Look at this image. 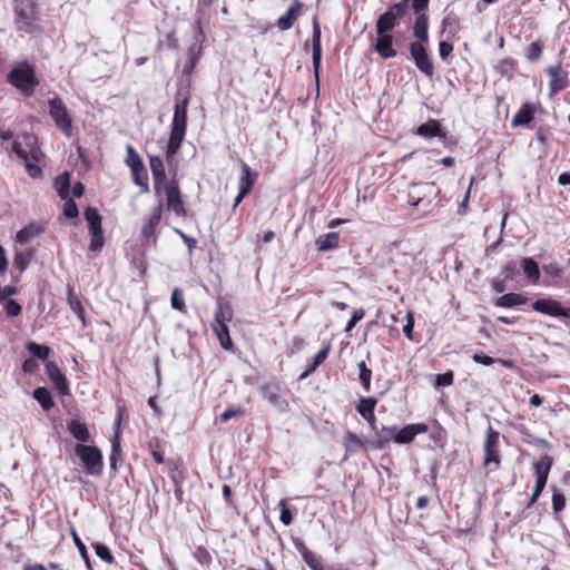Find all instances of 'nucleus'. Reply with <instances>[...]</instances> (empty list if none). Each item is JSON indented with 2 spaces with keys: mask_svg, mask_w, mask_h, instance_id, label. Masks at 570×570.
<instances>
[{
  "mask_svg": "<svg viewBox=\"0 0 570 570\" xmlns=\"http://www.w3.org/2000/svg\"><path fill=\"white\" fill-rule=\"evenodd\" d=\"M189 99L185 97L183 100L178 101L175 106L173 121H171V130L170 137L167 145V158L174 157L180 148V144L186 134L187 126V108H188Z\"/></svg>",
  "mask_w": 570,
  "mask_h": 570,
  "instance_id": "obj_1",
  "label": "nucleus"
},
{
  "mask_svg": "<svg viewBox=\"0 0 570 570\" xmlns=\"http://www.w3.org/2000/svg\"><path fill=\"white\" fill-rule=\"evenodd\" d=\"M233 318V309L227 302L218 299L217 307L215 311V322L213 324V331L215 332L222 347L224 350H232L233 342L229 336V330L227 323Z\"/></svg>",
  "mask_w": 570,
  "mask_h": 570,
  "instance_id": "obj_2",
  "label": "nucleus"
},
{
  "mask_svg": "<svg viewBox=\"0 0 570 570\" xmlns=\"http://www.w3.org/2000/svg\"><path fill=\"white\" fill-rule=\"evenodd\" d=\"M9 82L24 95H32L39 85L35 70L28 62L17 65L8 76Z\"/></svg>",
  "mask_w": 570,
  "mask_h": 570,
  "instance_id": "obj_3",
  "label": "nucleus"
},
{
  "mask_svg": "<svg viewBox=\"0 0 570 570\" xmlns=\"http://www.w3.org/2000/svg\"><path fill=\"white\" fill-rule=\"evenodd\" d=\"M49 115L55 121L58 129H60L65 136H72V120L68 112L67 106L58 96L48 100Z\"/></svg>",
  "mask_w": 570,
  "mask_h": 570,
  "instance_id": "obj_4",
  "label": "nucleus"
},
{
  "mask_svg": "<svg viewBox=\"0 0 570 570\" xmlns=\"http://www.w3.org/2000/svg\"><path fill=\"white\" fill-rule=\"evenodd\" d=\"M76 455L82 462L87 474H99L102 470V454L96 446L78 443L75 446Z\"/></svg>",
  "mask_w": 570,
  "mask_h": 570,
  "instance_id": "obj_5",
  "label": "nucleus"
},
{
  "mask_svg": "<svg viewBox=\"0 0 570 570\" xmlns=\"http://www.w3.org/2000/svg\"><path fill=\"white\" fill-rule=\"evenodd\" d=\"M407 11V0L394 3L387 11L382 13L376 21L377 35L389 33Z\"/></svg>",
  "mask_w": 570,
  "mask_h": 570,
  "instance_id": "obj_6",
  "label": "nucleus"
},
{
  "mask_svg": "<svg viewBox=\"0 0 570 570\" xmlns=\"http://www.w3.org/2000/svg\"><path fill=\"white\" fill-rule=\"evenodd\" d=\"M22 138L23 144L17 140L12 142V151L22 160L39 161L42 153L38 146L37 137L30 132H24Z\"/></svg>",
  "mask_w": 570,
  "mask_h": 570,
  "instance_id": "obj_7",
  "label": "nucleus"
},
{
  "mask_svg": "<svg viewBox=\"0 0 570 570\" xmlns=\"http://www.w3.org/2000/svg\"><path fill=\"white\" fill-rule=\"evenodd\" d=\"M483 465L494 464V469L500 468V433L489 426L485 433V439L483 443Z\"/></svg>",
  "mask_w": 570,
  "mask_h": 570,
  "instance_id": "obj_8",
  "label": "nucleus"
},
{
  "mask_svg": "<svg viewBox=\"0 0 570 570\" xmlns=\"http://www.w3.org/2000/svg\"><path fill=\"white\" fill-rule=\"evenodd\" d=\"M85 219L88 223L89 232L91 234V242L89 249L91 252L100 250L104 246V233L101 227V216L98 210L94 207H87L85 209Z\"/></svg>",
  "mask_w": 570,
  "mask_h": 570,
  "instance_id": "obj_9",
  "label": "nucleus"
},
{
  "mask_svg": "<svg viewBox=\"0 0 570 570\" xmlns=\"http://www.w3.org/2000/svg\"><path fill=\"white\" fill-rule=\"evenodd\" d=\"M16 24L21 31L31 32L35 27V6L30 0H18L14 4Z\"/></svg>",
  "mask_w": 570,
  "mask_h": 570,
  "instance_id": "obj_10",
  "label": "nucleus"
},
{
  "mask_svg": "<svg viewBox=\"0 0 570 570\" xmlns=\"http://www.w3.org/2000/svg\"><path fill=\"white\" fill-rule=\"evenodd\" d=\"M410 53L415 67L426 77L431 78L434 75V67L428 55L425 43L411 42Z\"/></svg>",
  "mask_w": 570,
  "mask_h": 570,
  "instance_id": "obj_11",
  "label": "nucleus"
},
{
  "mask_svg": "<svg viewBox=\"0 0 570 570\" xmlns=\"http://www.w3.org/2000/svg\"><path fill=\"white\" fill-rule=\"evenodd\" d=\"M532 308L535 312L556 317L568 320L570 318V309L564 308L560 302L551 298H539L533 302Z\"/></svg>",
  "mask_w": 570,
  "mask_h": 570,
  "instance_id": "obj_12",
  "label": "nucleus"
},
{
  "mask_svg": "<svg viewBox=\"0 0 570 570\" xmlns=\"http://www.w3.org/2000/svg\"><path fill=\"white\" fill-rule=\"evenodd\" d=\"M164 191L166 195L167 208L174 212L176 216L185 217L187 212L177 183L175 180H170L165 185Z\"/></svg>",
  "mask_w": 570,
  "mask_h": 570,
  "instance_id": "obj_13",
  "label": "nucleus"
},
{
  "mask_svg": "<svg viewBox=\"0 0 570 570\" xmlns=\"http://www.w3.org/2000/svg\"><path fill=\"white\" fill-rule=\"evenodd\" d=\"M259 392L264 400L279 412H284L288 409V402L282 397V390L278 384L272 382L265 383L259 387Z\"/></svg>",
  "mask_w": 570,
  "mask_h": 570,
  "instance_id": "obj_14",
  "label": "nucleus"
},
{
  "mask_svg": "<svg viewBox=\"0 0 570 570\" xmlns=\"http://www.w3.org/2000/svg\"><path fill=\"white\" fill-rule=\"evenodd\" d=\"M161 215H163V205L158 204L153 208L147 222L145 223V225L141 229L142 237L145 238V240L147 243H149V242L156 243L157 227L160 224Z\"/></svg>",
  "mask_w": 570,
  "mask_h": 570,
  "instance_id": "obj_15",
  "label": "nucleus"
},
{
  "mask_svg": "<svg viewBox=\"0 0 570 570\" xmlns=\"http://www.w3.org/2000/svg\"><path fill=\"white\" fill-rule=\"evenodd\" d=\"M546 71L551 78L549 83L550 96L556 95L567 87L568 72L562 70L560 63L547 67Z\"/></svg>",
  "mask_w": 570,
  "mask_h": 570,
  "instance_id": "obj_16",
  "label": "nucleus"
},
{
  "mask_svg": "<svg viewBox=\"0 0 570 570\" xmlns=\"http://www.w3.org/2000/svg\"><path fill=\"white\" fill-rule=\"evenodd\" d=\"M440 189L436 188L434 183L414 184L410 190V198L413 206H419L423 203L424 198L429 195L439 196Z\"/></svg>",
  "mask_w": 570,
  "mask_h": 570,
  "instance_id": "obj_17",
  "label": "nucleus"
},
{
  "mask_svg": "<svg viewBox=\"0 0 570 570\" xmlns=\"http://www.w3.org/2000/svg\"><path fill=\"white\" fill-rule=\"evenodd\" d=\"M46 372L61 395L69 394V386L66 376L61 373L60 368L55 362H48L46 364Z\"/></svg>",
  "mask_w": 570,
  "mask_h": 570,
  "instance_id": "obj_18",
  "label": "nucleus"
},
{
  "mask_svg": "<svg viewBox=\"0 0 570 570\" xmlns=\"http://www.w3.org/2000/svg\"><path fill=\"white\" fill-rule=\"evenodd\" d=\"M303 3L299 0H293L286 13L281 16L276 22L279 30L285 31L293 27L302 12Z\"/></svg>",
  "mask_w": 570,
  "mask_h": 570,
  "instance_id": "obj_19",
  "label": "nucleus"
},
{
  "mask_svg": "<svg viewBox=\"0 0 570 570\" xmlns=\"http://www.w3.org/2000/svg\"><path fill=\"white\" fill-rule=\"evenodd\" d=\"M149 165L153 174L155 191L160 193V189L166 180L164 161L159 156H150Z\"/></svg>",
  "mask_w": 570,
  "mask_h": 570,
  "instance_id": "obj_20",
  "label": "nucleus"
},
{
  "mask_svg": "<svg viewBox=\"0 0 570 570\" xmlns=\"http://www.w3.org/2000/svg\"><path fill=\"white\" fill-rule=\"evenodd\" d=\"M425 424H409L393 435V440L400 444L410 443L416 434L426 432Z\"/></svg>",
  "mask_w": 570,
  "mask_h": 570,
  "instance_id": "obj_21",
  "label": "nucleus"
},
{
  "mask_svg": "<svg viewBox=\"0 0 570 570\" xmlns=\"http://www.w3.org/2000/svg\"><path fill=\"white\" fill-rule=\"evenodd\" d=\"M379 38L374 43V50L384 59L396 56V51L393 49V38L389 33L377 35Z\"/></svg>",
  "mask_w": 570,
  "mask_h": 570,
  "instance_id": "obj_22",
  "label": "nucleus"
},
{
  "mask_svg": "<svg viewBox=\"0 0 570 570\" xmlns=\"http://www.w3.org/2000/svg\"><path fill=\"white\" fill-rule=\"evenodd\" d=\"M376 405V401L372 397L364 399L362 397L360 400V403L356 406L357 412L360 415L366 420L370 424V426L375 430V415H374V407Z\"/></svg>",
  "mask_w": 570,
  "mask_h": 570,
  "instance_id": "obj_23",
  "label": "nucleus"
},
{
  "mask_svg": "<svg viewBox=\"0 0 570 570\" xmlns=\"http://www.w3.org/2000/svg\"><path fill=\"white\" fill-rule=\"evenodd\" d=\"M242 174L239 177L238 189L243 191V195H248L254 186L256 173L244 161L240 163Z\"/></svg>",
  "mask_w": 570,
  "mask_h": 570,
  "instance_id": "obj_24",
  "label": "nucleus"
},
{
  "mask_svg": "<svg viewBox=\"0 0 570 570\" xmlns=\"http://www.w3.org/2000/svg\"><path fill=\"white\" fill-rule=\"evenodd\" d=\"M429 21L425 13H419L413 27V35L416 38L414 42L428 43L429 41Z\"/></svg>",
  "mask_w": 570,
  "mask_h": 570,
  "instance_id": "obj_25",
  "label": "nucleus"
},
{
  "mask_svg": "<svg viewBox=\"0 0 570 570\" xmlns=\"http://www.w3.org/2000/svg\"><path fill=\"white\" fill-rule=\"evenodd\" d=\"M321 57H322V49H321V29L318 26V22L314 20L313 24V68L315 70V73H318V68L321 65Z\"/></svg>",
  "mask_w": 570,
  "mask_h": 570,
  "instance_id": "obj_26",
  "label": "nucleus"
},
{
  "mask_svg": "<svg viewBox=\"0 0 570 570\" xmlns=\"http://www.w3.org/2000/svg\"><path fill=\"white\" fill-rule=\"evenodd\" d=\"M416 134L424 138L444 137L445 136L440 124L434 119H430L429 121L419 126L416 129Z\"/></svg>",
  "mask_w": 570,
  "mask_h": 570,
  "instance_id": "obj_27",
  "label": "nucleus"
},
{
  "mask_svg": "<svg viewBox=\"0 0 570 570\" xmlns=\"http://www.w3.org/2000/svg\"><path fill=\"white\" fill-rule=\"evenodd\" d=\"M136 163L138 166L130 167L134 181L136 185H138L141 188V193H147L149 190V186L147 183V180H148L147 170L144 166L142 160L137 159Z\"/></svg>",
  "mask_w": 570,
  "mask_h": 570,
  "instance_id": "obj_28",
  "label": "nucleus"
},
{
  "mask_svg": "<svg viewBox=\"0 0 570 570\" xmlns=\"http://www.w3.org/2000/svg\"><path fill=\"white\" fill-rule=\"evenodd\" d=\"M68 430L70 434L79 442H87L90 439V433L87 425L80 421L72 420L68 424Z\"/></svg>",
  "mask_w": 570,
  "mask_h": 570,
  "instance_id": "obj_29",
  "label": "nucleus"
},
{
  "mask_svg": "<svg viewBox=\"0 0 570 570\" xmlns=\"http://www.w3.org/2000/svg\"><path fill=\"white\" fill-rule=\"evenodd\" d=\"M553 460L550 455L546 454L540 458L533 465L537 479L548 480Z\"/></svg>",
  "mask_w": 570,
  "mask_h": 570,
  "instance_id": "obj_30",
  "label": "nucleus"
},
{
  "mask_svg": "<svg viewBox=\"0 0 570 570\" xmlns=\"http://www.w3.org/2000/svg\"><path fill=\"white\" fill-rule=\"evenodd\" d=\"M527 302V297L517 293H508L497 298L495 305L501 307H513L522 305Z\"/></svg>",
  "mask_w": 570,
  "mask_h": 570,
  "instance_id": "obj_31",
  "label": "nucleus"
},
{
  "mask_svg": "<svg viewBox=\"0 0 570 570\" xmlns=\"http://www.w3.org/2000/svg\"><path fill=\"white\" fill-rule=\"evenodd\" d=\"M338 234L335 232L327 233L323 236H320L316 240L317 248L321 252L331 250L337 247L338 245Z\"/></svg>",
  "mask_w": 570,
  "mask_h": 570,
  "instance_id": "obj_32",
  "label": "nucleus"
},
{
  "mask_svg": "<svg viewBox=\"0 0 570 570\" xmlns=\"http://www.w3.org/2000/svg\"><path fill=\"white\" fill-rule=\"evenodd\" d=\"M42 233V228L38 224H30L17 233V242L20 244L28 243L31 238Z\"/></svg>",
  "mask_w": 570,
  "mask_h": 570,
  "instance_id": "obj_33",
  "label": "nucleus"
},
{
  "mask_svg": "<svg viewBox=\"0 0 570 570\" xmlns=\"http://www.w3.org/2000/svg\"><path fill=\"white\" fill-rule=\"evenodd\" d=\"M33 397L45 411H49L55 405L51 394L47 387H37L33 391Z\"/></svg>",
  "mask_w": 570,
  "mask_h": 570,
  "instance_id": "obj_34",
  "label": "nucleus"
},
{
  "mask_svg": "<svg viewBox=\"0 0 570 570\" xmlns=\"http://www.w3.org/2000/svg\"><path fill=\"white\" fill-rule=\"evenodd\" d=\"M521 263H522L523 272L527 275V277L531 282H537L540 277V271H539L538 263L531 257L523 258Z\"/></svg>",
  "mask_w": 570,
  "mask_h": 570,
  "instance_id": "obj_35",
  "label": "nucleus"
},
{
  "mask_svg": "<svg viewBox=\"0 0 570 570\" xmlns=\"http://www.w3.org/2000/svg\"><path fill=\"white\" fill-rule=\"evenodd\" d=\"M55 186L60 198L67 199L70 189V175L68 173L59 175L55 180Z\"/></svg>",
  "mask_w": 570,
  "mask_h": 570,
  "instance_id": "obj_36",
  "label": "nucleus"
},
{
  "mask_svg": "<svg viewBox=\"0 0 570 570\" xmlns=\"http://www.w3.org/2000/svg\"><path fill=\"white\" fill-rule=\"evenodd\" d=\"M533 118V110L529 105H524L513 117L512 126H523L529 124Z\"/></svg>",
  "mask_w": 570,
  "mask_h": 570,
  "instance_id": "obj_37",
  "label": "nucleus"
},
{
  "mask_svg": "<svg viewBox=\"0 0 570 570\" xmlns=\"http://www.w3.org/2000/svg\"><path fill=\"white\" fill-rule=\"evenodd\" d=\"M27 350L37 358L45 361L48 358L50 354V348L46 345H40L36 342H29L27 344Z\"/></svg>",
  "mask_w": 570,
  "mask_h": 570,
  "instance_id": "obj_38",
  "label": "nucleus"
},
{
  "mask_svg": "<svg viewBox=\"0 0 570 570\" xmlns=\"http://www.w3.org/2000/svg\"><path fill=\"white\" fill-rule=\"evenodd\" d=\"M330 352V346L323 347L317 354L314 356L312 364H309L303 374V377L314 372L327 357Z\"/></svg>",
  "mask_w": 570,
  "mask_h": 570,
  "instance_id": "obj_39",
  "label": "nucleus"
},
{
  "mask_svg": "<svg viewBox=\"0 0 570 570\" xmlns=\"http://www.w3.org/2000/svg\"><path fill=\"white\" fill-rule=\"evenodd\" d=\"M357 367L360 370V381L365 392H368L371 387L372 370L366 366L364 361L360 362Z\"/></svg>",
  "mask_w": 570,
  "mask_h": 570,
  "instance_id": "obj_40",
  "label": "nucleus"
},
{
  "mask_svg": "<svg viewBox=\"0 0 570 570\" xmlns=\"http://www.w3.org/2000/svg\"><path fill=\"white\" fill-rule=\"evenodd\" d=\"M68 304L71 308V311L78 316L80 321H85V311L81 305V302L71 293V289H69L68 295Z\"/></svg>",
  "mask_w": 570,
  "mask_h": 570,
  "instance_id": "obj_41",
  "label": "nucleus"
},
{
  "mask_svg": "<svg viewBox=\"0 0 570 570\" xmlns=\"http://www.w3.org/2000/svg\"><path fill=\"white\" fill-rule=\"evenodd\" d=\"M362 446V441L360 438L353 433L347 432L345 435V448L348 452H356Z\"/></svg>",
  "mask_w": 570,
  "mask_h": 570,
  "instance_id": "obj_42",
  "label": "nucleus"
},
{
  "mask_svg": "<svg viewBox=\"0 0 570 570\" xmlns=\"http://www.w3.org/2000/svg\"><path fill=\"white\" fill-rule=\"evenodd\" d=\"M170 303H171V306L174 309H177L179 312L185 311L186 306H185V302H184V296H183V292L179 288L176 287L173 289Z\"/></svg>",
  "mask_w": 570,
  "mask_h": 570,
  "instance_id": "obj_43",
  "label": "nucleus"
},
{
  "mask_svg": "<svg viewBox=\"0 0 570 570\" xmlns=\"http://www.w3.org/2000/svg\"><path fill=\"white\" fill-rule=\"evenodd\" d=\"M302 557L311 570H316L322 564L321 560L306 548L303 549Z\"/></svg>",
  "mask_w": 570,
  "mask_h": 570,
  "instance_id": "obj_44",
  "label": "nucleus"
},
{
  "mask_svg": "<svg viewBox=\"0 0 570 570\" xmlns=\"http://www.w3.org/2000/svg\"><path fill=\"white\" fill-rule=\"evenodd\" d=\"M495 69L502 76L511 77L513 73L514 63L511 59H503L498 62Z\"/></svg>",
  "mask_w": 570,
  "mask_h": 570,
  "instance_id": "obj_45",
  "label": "nucleus"
},
{
  "mask_svg": "<svg viewBox=\"0 0 570 570\" xmlns=\"http://www.w3.org/2000/svg\"><path fill=\"white\" fill-rule=\"evenodd\" d=\"M94 548H95V551H96V554L104 561L108 562V563H112L114 562V557L109 550V548L105 544H101V543H95L94 544Z\"/></svg>",
  "mask_w": 570,
  "mask_h": 570,
  "instance_id": "obj_46",
  "label": "nucleus"
},
{
  "mask_svg": "<svg viewBox=\"0 0 570 570\" xmlns=\"http://www.w3.org/2000/svg\"><path fill=\"white\" fill-rule=\"evenodd\" d=\"M279 520L285 524L289 525L293 522V515L287 508V501L285 499L279 501Z\"/></svg>",
  "mask_w": 570,
  "mask_h": 570,
  "instance_id": "obj_47",
  "label": "nucleus"
},
{
  "mask_svg": "<svg viewBox=\"0 0 570 570\" xmlns=\"http://www.w3.org/2000/svg\"><path fill=\"white\" fill-rule=\"evenodd\" d=\"M548 480L543 479H537L534 487H533V493L531 495L530 502L528 503V508H530L532 504L537 502L540 494L542 493Z\"/></svg>",
  "mask_w": 570,
  "mask_h": 570,
  "instance_id": "obj_48",
  "label": "nucleus"
},
{
  "mask_svg": "<svg viewBox=\"0 0 570 570\" xmlns=\"http://www.w3.org/2000/svg\"><path fill=\"white\" fill-rule=\"evenodd\" d=\"M566 507V497L561 492L554 491L552 494V510L554 513H559Z\"/></svg>",
  "mask_w": 570,
  "mask_h": 570,
  "instance_id": "obj_49",
  "label": "nucleus"
},
{
  "mask_svg": "<svg viewBox=\"0 0 570 570\" xmlns=\"http://www.w3.org/2000/svg\"><path fill=\"white\" fill-rule=\"evenodd\" d=\"M71 535H72L76 547L79 550L81 558L85 560V562L87 564H89V554H88L85 543L80 540V538L78 537V534L75 530L71 531Z\"/></svg>",
  "mask_w": 570,
  "mask_h": 570,
  "instance_id": "obj_50",
  "label": "nucleus"
},
{
  "mask_svg": "<svg viewBox=\"0 0 570 570\" xmlns=\"http://www.w3.org/2000/svg\"><path fill=\"white\" fill-rule=\"evenodd\" d=\"M66 203L63 205V214L68 218H76L78 216V207L77 204L71 199L67 198L65 199Z\"/></svg>",
  "mask_w": 570,
  "mask_h": 570,
  "instance_id": "obj_51",
  "label": "nucleus"
},
{
  "mask_svg": "<svg viewBox=\"0 0 570 570\" xmlns=\"http://www.w3.org/2000/svg\"><path fill=\"white\" fill-rule=\"evenodd\" d=\"M4 309L8 316H18L21 313V306L12 298L6 301Z\"/></svg>",
  "mask_w": 570,
  "mask_h": 570,
  "instance_id": "obj_52",
  "label": "nucleus"
},
{
  "mask_svg": "<svg viewBox=\"0 0 570 570\" xmlns=\"http://www.w3.org/2000/svg\"><path fill=\"white\" fill-rule=\"evenodd\" d=\"M541 52H542L541 45L538 41H533V42H531V45L529 47L527 58L530 61L538 60L541 56Z\"/></svg>",
  "mask_w": 570,
  "mask_h": 570,
  "instance_id": "obj_53",
  "label": "nucleus"
},
{
  "mask_svg": "<svg viewBox=\"0 0 570 570\" xmlns=\"http://www.w3.org/2000/svg\"><path fill=\"white\" fill-rule=\"evenodd\" d=\"M119 452H120V443H119V430H118L116 433L115 440L112 441V453L110 455L111 468L116 466V462H117Z\"/></svg>",
  "mask_w": 570,
  "mask_h": 570,
  "instance_id": "obj_54",
  "label": "nucleus"
},
{
  "mask_svg": "<svg viewBox=\"0 0 570 570\" xmlns=\"http://www.w3.org/2000/svg\"><path fill=\"white\" fill-rule=\"evenodd\" d=\"M413 328H414V316L412 312L406 314V324L403 327V333L409 340H413Z\"/></svg>",
  "mask_w": 570,
  "mask_h": 570,
  "instance_id": "obj_55",
  "label": "nucleus"
},
{
  "mask_svg": "<svg viewBox=\"0 0 570 570\" xmlns=\"http://www.w3.org/2000/svg\"><path fill=\"white\" fill-rule=\"evenodd\" d=\"M245 412V410L240 406L236 407V409H227L225 410L222 415H220V419L226 422L233 417H236V416H239V415H243Z\"/></svg>",
  "mask_w": 570,
  "mask_h": 570,
  "instance_id": "obj_56",
  "label": "nucleus"
},
{
  "mask_svg": "<svg viewBox=\"0 0 570 570\" xmlns=\"http://www.w3.org/2000/svg\"><path fill=\"white\" fill-rule=\"evenodd\" d=\"M517 273H518V265L514 262L507 263L502 271V274L504 275V279H514V276Z\"/></svg>",
  "mask_w": 570,
  "mask_h": 570,
  "instance_id": "obj_57",
  "label": "nucleus"
},
{
  "mask_svg": "<svg viewBox=\"0 0 570 570\" xmlns=\"http://www.w3.org/2000/svg\"><path fill=\"white\" fill-rule=\"evenodd\" d=\"M364 314H365V313H364V311H363V309H356V311L353 313V315H352V317L350 318V321L347 322L346 327H345V331H346V332L352 331V330L355 327V325L357 324V322H360V321L364 317Z\"/></svg>",
  "mask_w": 570,
  "mask_h": 570,
  "instance_id": "obj_58",
  "label": "nucleus"
},
{
  "mask_svg": "<svg viewBox=\"0 0 570 570\" xmlns=\"http://www.w3.org/2000/svg\"><path fill=\"white\" fill-rule=\"evenodd\" d=\"M29 255L24 254V253H18L16 254L14 256V261H13V264L17 268H19L20 271H23L27 265L29 264Z\"/></svg>",
  "mask_w": 570,
  "mask_h": 570,
  "instance_id": "obj_59",
  "label": "nucleus"
},
{
  "mask_svg": "<svg viewBox=\"0 0 570 570\" xmlns=\"http://www.w3.org/2000/svg\"><path fill=\"white\" fill-rule=\"evenodd\" d=\"M30 160L31 159L24 160L26 161V170H27L28 175L32 178L40 177L42 174L41 168Z\"/></svg>",
  "mask_w": 570,
  "mask_h": 570,
  "instance_id": "obj_60",
  "label": "nucleus"
},
{
  "mask_svg": "<svg viewBox=\"0 0 570 570\" xmlns=\"http://www.w3.org/2000/svg\"><path fill=\"white\" fill-rule=\"evenodd\" d=\"M453 383V373L446 372L444 374H440L436 376L435 384L436 386H445L451 385Z\"/></svg>",
  "mask_w": 570,
  "mask_h": 570,
  "instance_id": "obj_61",
  "label": "nucleus"
},
{
  "mask_svg": "<svg viewBox=\"0 0 570 570\" xmlns=\"http://www.w3.org/2000/svg\"><path fill=\"white\" fill-rule=\"evenodd\" d=\"M472 358L475 363L483 364L485 366L492 365L493 363L497 362V360H494L493 357L481 354V353H475L472 356Z\"/></svg>",
  "mask_w": 570,
  "mask_h": 570,
  "instance_id": "obj_62",
  "label": "nucleus"
},
{
  "mask_svg": "<svg viewBox=\"0 0 570 570\" xmlns=\"http://www.w3.org/2000/svg\"><path fill=\"white\" fill-rule=\"evenodd\" d=\"M127 153H128L127 164L129 165V167L138 166L136 161H137V159L141 160V158L136 153V150L134 149V147L131 145L127 146Z\"/></svg>",
  "mask_w": 570,
  "mask_h": 570,
  "instance_id": "obj_63",
  "label": "nucleus"
},
{
  "mask_svg": "<svg viewBox=\"0 0 570 570\" xmlns=\"http://www.w3.org/2000/svg\"><path fill=\"white\" fill-rule=\"evenodd\" d=\"M453 50V46L448 41H441L439 45V52L442 59H446Z\"/></svg>",
  "mask_w": 570,
  "mask_h": 570,
  "instance_id": "obj_64",
  "label": "nucleus"
}]
</instances>
